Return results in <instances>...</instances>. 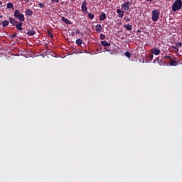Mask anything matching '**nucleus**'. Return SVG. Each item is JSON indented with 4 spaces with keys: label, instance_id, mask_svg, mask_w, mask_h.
Instances as JSON below:
<instances>
[{
    "label": "nucleus",
    "instance_id": "nucleus-16",
    "mask_svg": "<svg viewBox=\"0 0 182 182\" xmlns=\"http://www.w3.org/2000/svg\"><path fill=\"white\" fill-rule=\"evenodd\" d=\"M7 9H14V4H12L11 2L8 3L7 6H6Z\"/></svg>",
    "mask_w": 182,
    "mask_h": 182
},
{
    "label": "nucleus",
    "instance_id": "nucleus-17",
    "mask_svg": "<svg viewBox=\"0 0 182 182\" xmlns=\"http://www.w3.org/2000/svg\"><path fill=\"white\" fill-rule=\"evenodd\" d=\"M76 45H77L78 46H80V45H82V43H83V41H82V39L80 38H77L75 41Z\"/></svg>",
    "mask_w": 182,
    "mask_h": 182
},
{
    "label": "nucleus",
    "instance_id": "nucleus-10",
    "mask_svg": "<svg viewBox=\"0 0 182 182\" xmlns=\"http://www.w3.org/2000/svg\"><path fill=\"white\" fill-rule=\"evenodd\" d=\"M26 33L28 35V36H33V35L36 33V31H35L33 29H31L28 30Z\"/></svg>",
    "mask_w": 182,
    "mask_h": 182
},
{
    "label": "nucleus",
    "instance_id": "nucleus-33",
    "mask_svg": "<svg viewBox=\"0 0 182 182\" xmlns=\"http://www.w3.org/2000/svg\"><path fill=\"white\" fill-rule=\"evenodd\" d=\"M52 1V2H59V0H51Z\"/></svg>",
    "mask_w": 182,
    "mask_h": 182
},
{
    "label": "nucleus",
    "instance_id": "nucleus-22",
    "mask_svg": "<svg viewBox=\"0 0 182 182\" xmlns=\"http://www.w3.org/2000/svg\"><path fill=\"white\" fill-rule=\"evenodd\" d=\"M88 17L90 18V19H93V18H95V14L90 13L88 14Z\"/></svg>",
    "mask_w": 182,
    "mask_h": 182
},
{
    "label": "nucleus",
    "instance_id": "nucleus-36",
    "mask_svg": "<svg viewBox=\"0 0 182 182\" xmlns=\"http://www.w3.org/2000/svg\"><path fill=\"white\" fill-rule=\"evenodd\" d=\"M24 1L26 2V4H29V0H24Z\"/></svg>",
    "mask_w": 182,
    "mask_h": 182
},
{
    "label": "nucleus",
    "instance_id": "nucleus-14",
    "mask_svg": "<svg viewBox=\"0 0 182 182\" xmlns=\"http://www.w3.org/2000/svg\"><path fill=\"white\" fill-rule=\"evenodd\" d=\"M124 28H125V29H127V31H132V29H133V26H132L130 24H125V25H124Z\"/></svg>",
    "mask_w": 182,
    "mask_h": 182
},
{
    "label": "nucleus",
    "instance_id": "nucleus-34",
    "mask_svg": "<svg viewBox=\"0 0 182 182\" xmlns=\"http://www.w3.org/2000/svg\"><path fill=\"white\" fill-rule=\"evenodd\" d=\"M126 22H130V18H126Z\"/></svg>",
    "mask_w": 182,
    "mask_h": 182
},
{
    "label": "nucleus",
    "instance_id": "nucleus-35",
    "mask_svg": "<svg viewBox=\"0 0 182 182\" xmlns=\"http://www.w3.org/2000/svg\"><path fill=\"white\" fill-rule=\"evenodd\" d=\"M75 33H80V30H77L76 31H75Z\"/></svg>",
    "mask_w": 182,
    "mask_h": 182
},
{
    "label": "nucleus",
    "instance_id": "nucleus-7",
    "mask_svg": "<svg viewBox=\"0 0 182 182\" xmlns=\"http://www.w3.org/2000/svg\"><path fill=\"white\" fill-rule=\"evenodd\" d=\"M151 53H153L154 55H155L156 56H159V55H160L161 53V51L159 49H158L157 48H152L151 50Z\"/></svg>",
    "mask_w": 182,
    "mask_h": 182
},
{
    "label": "nucleus",
    "instance_id": "nucleus-31",
    "mask_svg": "<svg viewBox=\"0 0 182 182\" xmlns=\"http://www.w3.org/2000/svg\"><path fill=\"white\" fill-rule=\"evenodd\" d=\"M156 60L157 63H159V62H160V58L157 57V58H156Z\"/></svg>",
    "mask_w": 182,
    "mask_h": 182
},
{
    "label": "nucleus",
    "instance_id": "nucleus-27",
    "mask_svg": "<svg viewBox=\"0 0 182 182\" xmlns=\"http://www.w3.org/2000/svg\"><path fill=\"white\" fill-rule=\"evenodd\" d=\"M123 14H124L123 13H119V14H118V18H122V17L124 16Z\"/></svg>",
    "mask_w": 182,
    "mask_h": 182
},
{
    "label": "nucleus",
    "instance_id": "nucleus-20",
    "mask_svg": "<svg viewBox=\"0 0 182 182\" xmlns=\"http://www.w3.org/2000/svg\"><path fill=\"white\" fill-rule=\"evenodd\" d=\"M100 39H101L102 41H105V39H106V36L105 34H100Z\"/></svg>",
    "mask_w": 182,
    "mask_h": 182
},
{
    "label": "nucleus",
    "instance_id": "nucleus-13",
    "mask_svg": "<svg viewBox=\"0 0 182 182\" xmlns=\"http://www.w3.org/2000/svg\"><path fill=\"white\" fill-rule=\"evenodd\" d=\"M106 18H107L106 14H105V13H102L101 15H100V16H99L100 21H105L106 19Z\"/></svg>",
    "mask_w": 182,
    "mask_h": 182
},
{
    "label": "nucleus",
    "instance_id": "nucleus-28",
    "mask_svg": "<svg viewBox=\"0 0 182 182\" xmlns=\"http://www.w3.org/2000/svg\"><path fill=\"white\" fill-rule=\"evenodd\" d=\"M172 48L176 50V52H178V47L176 46H172Z\"/></svg>",
    "mask_w": 182,
    "mask_h": 182
},
{
    "label": "nucleus",
    "instance_id": "nucleus-15",
    "mask_svg": "<svg viewBox=\"0 0 182 182\" xmlns=\"http://www.w3.org/2000/svg\"><path fill=\"white\" fill-rule=\"evenodd\" d=\"M169 65L170 66H177L178 65V63H177V61L174 60H171V61L169 62Z\"/></svg>",
    "mask_w": 182,
    "mask_h": 182
},
{
    "label": "nucleus",
    "instance_id": "nucleus-8",
    "mask_svg": "<svg viewBox=\"0 0 182 182\" xmlns=\"http://www.w3.org/2000/svg\"><path fill=\"white\" fill-rule=\"evenodd\" d=\"M61 21H63V22H65L66 25H72V21H69L68 18L63 16L61 18Z\"/></svg>",
    "mask_w": 182,
    "mask_h": 182
},
{
    "label": "nucleus",
    "instance_id": "nucleus-9",
    "mask_svg": "<svg viewBox=\"0 0 182 182\" xmlns=\"http://www.w3.org/2000/svg\"><path fill=\"white\" fill-rule=\"evenodd\" d=\"M102 29H103V28L102 27V25L97 24L95 26V30L98 32V33H100V32H102Z\"/></svg>",
    "mask_w": 182,
    "mask_h": 182
},
{
    "label": "nucleus",
    "instance_id": "nucleus-23",
    "mask_svg": "<svg viewBox=\"0 0 182 182\" xmlns=\"http://www.w3.org/2000/svg\"><path fill=\"white\" fill-rule=\"evenodd\" d=\"M117 12L118 14H124V11H122V10H120L119 9L117 10Z\"/></svg>",
    "mask_w": 182,
    "mask_h": 182
},
{
    "label": "nucleus",
    "instance_id": "nucleus-30",
    "mask_svg": "<svg viewBox=\"0 0 182 182\" xmlns=\"http://www.w3.org/2000/svg\"><path fill=\"white\" fill-rule=\"evenodd\" d=\"M154 56V55H153V54H151V55H149V59H151V60H152Z\"/></svg>",
    "mask_w": 182,
    "mask_h": 182
},
{
    "label": "nucleus",
    "instance_id": "nucleus-3",
    "mask_svg": "<svg viewBox=\"0 0 182 182\" xmlns=\"http://www.w3.org/2000/svg\"><path fill=\"white\" fill-rule=\"evenodd\" d=\"M14 18L18 19L20 22H25V16L19 12V10L16 9L14 11Z\"/></svg>",
    "mask_w": 182,
    "mask_h": 182
},
{
    "label": "nucleus",
    "instance_id": "nucleus-4",
    "mask_svg": "<svg viewBox=\"0 0 182 182\" xmlns=\"http://www.w3.org/2000/svg\"><path fill=\"white\" fill-rule=\"evenodd\" d=\"M159 18H160V11L157 9L153 10L151 17L153 22H157V21H159Z\"/></svg>",
    "mask_w": 182,
    "mask_h": 182
},
{
    "label": "nucleus",
    "instance_id": "nucleus-18",
    "mask_svg": "<svg viewBox=\"0 0 182 182\" xmlns=\"http://www.w3.org/2000/svg\"><path fill=\"white\" fill-rule=\"evenodd\" d=\"M2 26H4V28L8 26V25H9V21L4 20L1 22Z\"/></svg>",
    "mask_w": 182,
    "mask_h": 182
},
{
    "label": "nucleus",
    "instance_id": "nucleus-6",
    "mask_svg": "<svg viewBox=\"0 0 182 182\" xmlns=\"http://www.w3.org/2000/svg\"><path fill=\"white\" fill-rule=\"evenodd\" d=\"M87 1H84L82 4L81 9L82 12H87Z\"/></svg>",
    "mask_w": 182,
    "mask_h": 182
},
{
    "label": "nucleus",
    "instance_id": "nucleus-32",
    "mask_svg": "<svg viewBox=\"0 0 182 182\" xmlns=\"http://www.w3.org/2000/svg\"><path fill=\"white\" fill-rule=\"evenodd\" d=\"M104 49H105V50H106V52H110V50H109V49H107V48H105Z\"/></svg>",
    "mask_w": 182,
    "mask_h": 182
},
{
    "label": "nucleus",
    "instance_id": "nucleus-11",
    "mask_svg": "<svg viewBox=\"0 0 182 182\" xmlns=\"http://www.w3.org/2000/svg\"><path fill=\"white\" fill-rule=\"evenodd\" d=\"M101 45H102V46H105V48H109L111 44L106 41H101Z\"/></svg>",
    "mask_w": 182,
    "mask_h": 182
},
{
    "label": "nucleus",
    "instance_id": "nucleus-12",
    "mask_svg": "<svg viewBox=\"0 0 182 182\" xmlns=\"http://www.w3.org/2000/svg\"><path fill=\"white\" fill-rule=\"evenodd\" d=\"M25 14H26V15H27V16H32L33 11H32V10L28 9L26 10Z\"/></svg>",
    "mask_w": 182,
    "mask_h": 182
},
{
    "label": "nucleus",
    "instance_id": "nucleus-25",
    "mask_svg": "<svg viewBox=\"0 0 182 182\" xmlns=\"http://www.w3.org/2000/svg\"><path fill=\"white\" fill-rule=\"evenodd\" d=\"M38 6H39V8H44V7H45V4H43V3H40V4H38Z\"/></svg>",
    "mask_w": 182,
    "mask_h": 182
},
{
    "label": "nucleus",
    "instance_id": "nucleus-38",
    "mask_svg": "<svg viewBox=\"0 0 182 182\" xmlns=\"http://www.w3.org/2000/svg\"><path fill=\"white\" fill-rule=\"evenodd\" d=\"M0 5H2V1H0Z\"/></svg>",
    "mask_w": 182,
    "mask_h": 182
},
{
    "label": "nucleus",
    "instance_id": "nucleus-5",
    "mask_svg": "<svg viewBox=\"0 0 182 182\" xmlns=\"http://www.w3.org/2000/svg\"><path fill=\"white\" fill-rule=\"evenodd\" d=\"M122 9H124V11H129V9H130V2L127 1L124 3L122 6Z\"/></svg>",
    "mask_w": 182,
    "mask_h": 182
},
{
    "label": "nucleus",
    "instance_id": "nucleus-29",
    "mask_svg": "<svg viewBox=\"0 0 182 182\" xmlns=\"http://www.w3.org/2000/svg\"><path fill=\"white\" fill-rule=\"evenodd\" d=\"M10 38H16V33L12 34Z\"/></svg>",
    "mask_w": 182,
    "mask_h": 182
},
{
    "label": "nucleus",
    "instance_id": "nucleus-2",
    "mask_svg": "<svg viewBox=\"0 0 182 182\" xmlns=\"http://www.w3.org/2000/svg\"><path fill=\"white\" fill-rule=\"evenodd\" d=\"M182 8V1L181 0H176L172 5V11L173 12H176L177 11H180Z\"/></svg>",
    "mask_w": 182,
    "mask_h": 182
},
{
    "label": "nucleus",
    "instance_id": "nucleus-1",
    "mask_svg": "<svg viewBox=\"0 0 182 182\" xmlns=\"http://www.w3.org/2000/svg\"><path fill=\"white\" fill-rule=\"evenodd\" d=\"M9 21L10 23H11V25H14V26H16V29H18V31H23V28H22V25H23V23L19 22V21H16V19H15L12 17H9Z\"/></svg>",
    "mask_w": 182,
    "mask_h": 182
},
{
    "label": "nucleus",
    "instance_id": "nucleus-21",
    "mask_svg": "<svg viewBox=\"0 0 182 182\" xmlns=\"http://www.w3.org/2000/svg\"><path fill=\"white\" fill-rule=\"evenodd\" d=\"M125 56H127V58H130V56H132V53L129 51L125 52Z\"/></svg>",
    "mask_w": 182,
    "mask_h": 182
},
{
    "label": "nucleus",
    "instance_id": "nucleus-19",
    "mask_svg": "<svg viewBox=\"0 0 182 182\" xmlns=\"http://www.w3.org/2000/svg\"><path fill=\"white\" fill-rule=\"evenodd\" d=\"M47 33H48L49 38H50V39H53V34H52V33L50 31H48Z\"/></svg>",
    "mask_w": 182,
    "mask_h": 182
},
{
    "label": "nucleus",
    "instance_id": "nucleus-39",
    "mask_svg": "<svg viewBox=\"0 0 182 182\" xmlns=\"http://www.w3.org/2000/svg\"><path fill=\"white\" fill-rule=\"evenodd\" d=\"M2 18V16H0V18Z\"/></svg>",
    "mask_w": 182,
    "mask_h": 182
},
{
    "label": "nucleus",
    "instance_id": "nucleus-37",
    "mask_svg": "<svg viewBox=\"0 0 182 182\" xmlns=\"http://www.w3.org/2000/svg\"><path fill=\"white\" fill-rule=\"evenodd\" d=\"M146 2H153V0H146Z\"/></svg>",
    "mask_w": 182,
    "mask_h": 182
},
{
    "label": "nucleus",
    "instance_id": "nucleus-24",
    "mask_svg": "<svg viewBox=\"0 0 182 182\" xmlns=\"http://www.w3.org/2000/svg\"><path fill=\"white\" fill-rule=\"evenodd\" d=\"M164 59H169L170 60H171V57L170 55H165L164 57Z\"/></svg>",
    "mask_w": 182,
    "mask_h": 182
},
{
    "label": "nucleus",
    "instance_id": "nucleus-26",
    "mask_svg": "<svg viewBox=\"0 0 182 182\" xmlns=\"http://www.w3.org/2000/svg\"><path fill=\"white\" fill-rule=\"evenodd\" d=\"M176 47L178 48H181V46H182V44H181V43H177L176 44Z\"/></svg>",
    "mask_w": 182,
    "mask_h": 182
}]
</instances>
